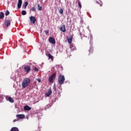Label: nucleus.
I'll use <instances>...</instances> for the list:
<instances>
[{
	"label": "nucleus",
	"instance_id": "f8f14e48",
	"mask_svg": "<svg viewBox=\"0 0 131 131\" xmlns=\"http://www.w3.org/2000/svg\"><path fill=\"white\" fill-rule=\"evenodd\" d=\"M24 109L26 111H30V110H31V107L28 105H25L24 107Z\"/></svg>",
	"mask_w": 131,
	"mask_h": 131
},
{
	"label": "nucleus",
	"instance_id": "4be33fe9",
	"mask_svg": "<svg viewBox=\"0 0 131 131\" xmlns=\"http://www.w3.org/2000/svg\"><path fill=\"white\" fill-rule=\"evenodd\" d=\"M26 14H27V13L26 12V11L23 10L21 11V15H23V16H25V15H26Z\"/></svg>",
	"mask_w": 131,
	"mask_h": 131
},
{
	"label": "nucleus",
	"instance_id": "6ab92c4d",
	"mask_svg": "<svg viewBox=\"0 0 131 131\" xmlns=\"http://www.w3.org/2000/svg\"><path fill=\"white\" fill-rule=\"evenodd\" d=\"M10 131H19V129L16 127H12Z\"/></svg>",
	"mask_w": 131,
	"mask_h": 131
},
{
	"label": "nucleus",
	"instance_id": "1a4fd4ad",
	"mask_svg": "<svg viewBox=\"0 0 131 131\" xmlns=\"http://www.w3.org/2000/svg\"><path fill=\"white\" fill-rule=\"evenodd\" d=\"M70 48L71 49V52H74V51H76V47L73 44H71L70 46Z\"/></svg>",
	"mask_w": 131,
	"mask_h": 131
},
{
	"label": "nucleus",
	"instance_id": "ddd939ff",
	"mask_svg": "<svg viewBox=\"0 0 131 131\" xmlns=\"http://www.w3.org/2000/svg\"><path fill=\"white\" fill-rule=\"evenodd\" d=\"M21 6H22V0H18V4H17L18 9H20Z\"/></svg>",
	"mask_w": 131,
	"mask_h": 131
},
{
	"label": "nucleus",
	"instance_id": "dca6fc26",
	"mask_svg": "<svg viewBox=\"0 0 131 131\" xmlns=\"http://www.w3.org/2000/svg\"><path fill=\"white\" fill-rule=\"evenodd\" d=\"M27 6H28V2H25L23 5V8L25 10V9L27 8Z\"/></svg>",
	"mask_w": 131,
	"mask_h": 131
},
{
	"label": "nucleus",
	"instance_id": "7c9ffc66",
	"mask_svg": "<svg viewBox=\"0 0 131 131\" xmlns=\"http://www.w3.org/2000/svg\"><path fill=\"white\" fill-rule=\"evenodd\" d=\"M37 81H38L39 82H40L41 80L40 79H37Z\"/></svg>",
	"mask_w": 131,
	"mask_h": 131
},
{
	"label": "nucleus",
	"instance_id": "aec40b11",
	"mask_svg": "<svg viewBox=\"0 0 131 131\" xmlns=\"http://www.w3.org/2000/svg\"><path fill=\"white\" fill-rule=\"evenodd\" d=\"M72 38H73L72 36H71L70 38H68V41L69 43H71L72 42Z\"/></svg>",
	"mask_w": 131,
	"mask_h": 131
},
{
	"label": "nucleus",
	"instance_id": "473e14b6",
	"mask_svg": "<svg viewBox=\"0 0 131 131\" xmlns=\"http://www.w3.org/2000/svg\"><path fill=\"white\" fill-rule=\"evenodd\" d=\"M97 4H98V1L96 2Z\"/></svg>",
	"mask_w": 131,
	"mask_h": 131
},
{
	"label": "nucleus",
	"instance_id": "393cba45",
	"mask_svg": "<svg viewBox=\"0 0 131 131\" xmlns=\"http://www.w3.org/2000/svg\"><path fill=\"white\" fill-rule=\"evenodd\" d=\"M78 4L79 9H81V4L80 3V2H79Z\"/></svg>",
	"mask_w": 131,
	"mask_h": 131
},
{
	"label": "nucleus",
	"instance_id": "c85d7f7f",
	"mask_svg": "<svg viewBox=\"0 0 131 131\" xmlns=\"http://www.w3.org/2000/svg\"><path fill=\"white\" fill-rule=\"evenodd\" d=\"M18 120H19L18 119H14V120H13V122H16V121H18Z\"/></svg>",
	"mask_w": 131,
	"mask_h": 131
},
{
	"label": "nucleus",
	"instance_id": "2eb2a0df",
	"mask_svg": "<svg viewBox=\"0 0 131 131\" xmlns=\"http://www.w3.org/2000/svg\"><path fill=\"white\" fill-rule=\"evenodd\" d=\"M5 18V13L3 12H0V19L3 20Z\"/></svg>",
	"mask_w": 131,
	"mask_h": 131
},
{
	"label": "nucleus",
	"instance_id": "423d86ee",
	"mask_svg": "<svg viewBox=\"0 0 131 131\" xmlns=\"http://www.w3.org/2000/svg\"><path fill=\"white\" fill-rule=\"evenodd\" d=\"M30 20L31 23H32L33 24H34V23H35V22L36 21V18H35L34 16H32L30 17Z\"/></svg>",
	"mask_w": 131,
	"mask_h": 131
},
{
	"label": "nucleus",
	"instance_id": "a211bd4d",
	"mask_svg": "<svg viewBox=\"0 0 131 131\" xmlns=\"http://www.w3.org/2000/svg\"><path fill=\"white\" fill-rule=\"evenodd\" d=\"M8 101H9V102H10V103H14V99H13V98H12V97H11V96L9 97L8 98Z\"/></svg>",
	"mask_w": 131,
	"mask_h": 131
},
{
	"label": "nucleus",
	"instance_id": "7ed1b4c3",
	"mask_svg": "<svg viewBox=\"0 0 131 131\" xmlns=\"http://www.w3.org/2000/svg\"><path fill=\"white\" fill-rule=\"evenodd\" d=\"M54 79H56V74L55 73L52 74L49 77V81H50V82H51V83L54 82Z\"/></svg>",
	"mask_w": 131,
	"mask_h": 131
},
{
	"label": "nucleus",
	"instance_id": "c756f323",
	"mask_svg": "<svg viewBox=\"0 0 131 131\" xmlns=\"http://www.w3.org/2000/svg\"><path fill=\"white\" fill-rule=\"evenodd\" d=\"M45 33H46V34H48L49 31H48V30L45 31Z\"/></svg>",
	"mask_w": 131,
	"mask_h": 131
},
{
	"label": "nucleus",
	"instance_id": "9d476101",
	"mask_svg": "<svg viewBox=\"0 0 131 131\" xmlns=\"http://www.w3.org/2000/svg\"><path fill=\"white\" fill-rule=\"evenodd\" d=\"M46 56L47 57H48L49 60H50V59H51V61L54 60V56H53L52 55H51V54L47 53Z\"/></svg>",
	"mask_w": 131,
	"mask_h": 131
},
{
	"label": "nucleus",
	"instance_id": "cd10ccee",
	"mask_svg": "<svg viewBox=\"0 0 131 131\" xmlns=\"http://www.w3.org/2000/svg\"><path fill=\"white\" fill-rule=\"evenodd\" d=\"M53 90L54 91V92H55V91H56V85H54Z\"/></svg>",
	"mask_w": 131,
	"mask_h": 131
},
{
	"label": "nucleus",
	"instance_id": "f3484780",
	"mask_svg": "<svg viewBox=\"0 0 131 131\" xmlns=\"http://www.w3.org/2000/svg\"><path fill=\"white\" fill-rule=\"evenodd\" d=\"M93 53H94V48H93V47H90L89 55H92Z\"/></svg>",
	"mask_w": 131,
	"mask_h": 131
},
{
	"label": "nucleus",
	"instance_id": "412c9836",
	"mask_svg": "<svg viewBox=\"0 0 131 131\" xmlns=\"http://www.w3.org/2000/svg\"><path fill=\"white\" fill-rule=\"evenodd\" d=\"M37 6H38V11H41V10H42V7L40 6H39V4H38L37 5Z\"/></svg>",
	"mask_w": 131,
	"mask_h": 131
},
{
	"label": "nucleus",
	"instance_id": "4468645a",
	"mask_svg": "<svg viewBox=\"0 0 131 131\" xmlns=\"http://www.w3.org/2000/svg\"><path fill=\"white\" fill-rule=\"evenodd\" d=\"M47 97H50V95H52V89H49L48 92L46 94Z\"/></svg>",
	"mask_w": 131,
	"mask_h": 131
},
{
	"label": "nucleus",
	"instance_id": "a878e982",
	"mask_svg": "<svg viewBox=\"0 0 131 131\" xmlns=\"http://www.w3.org/2000/svg\"><path fill=\"white\" fill-rule=\"evenodd\" d=\"M33 70L34 71H38V68H36V67H35L34 69H33Z\"/></svg>",
	"mask_w": 131,
	"mask_h": 131
},
{
	"label": "nucleus",
	"instance_id": "6e6552de",
	"mask_svg": "<svg viewBox=\"0 0 131 131\" xmlns=\"http://www.w3.org/2000/svg\"><path fill=\"white\" fill-rule=\"evenodd\" d=\"M5 25H6L7 27H9V26L11 25V20L8 19L5 20Z\"/></svg>",
	"mask_w": 131,
	"mask_h": 131
},
{
	"label": "nucleus",
	"instance_id": "9b49d317",
	"mask_svg": "<svg viewBox=\"0 0 131 131\" xmlns=\"http://www.w3.org/2000/svg\"><path fill=\"white\" fill-rule=\"evenodd\" d=\"M60 30L62 32H66V27H65V25L62 26L60 28Z\"/></svg>",
	"mask_w": 131,
	"mask_h": 131
},
{
	"label": "nucleus",
	"instance_id": "bb28decb",
	"mask_svg": "<svg viewBox=\"0 0 131 131\" xmlns=\"http://www.w3.org/2000/svg\"><path fill=\"white\" fill-rule=\"evenodd\" d=\"M31 10L32 11H35V7H32Z\"/></svg>",
	"mask_w": 131,
	"mask_h": 131
},
{
	"label": "nucleus",
	"instance_id": "5701e85b",
	"mask_svg": "<svg viewBox=\"0 0 131 131\" xmlns=\"http://www.w3.org/2000/svg\"><path fill=\"white\" fill-rule=\"evenodd\" d=\"M9 15H10V11H9V10H7L5 13V15L9 16Z\"/></svg>",
	"mask_w": 131,
	"mask_h": 131
},
{
	"label": "nucleus",
	"instance_id": "b1692460",
	"mask_svg": "<svg viewBox=\"0 0 131 131\" xmlns=\"http://www.w3.org/2000/svg\"><path fill=\"white\" fill-rule=\"evenodd\" d=\"M63 12H64V10H63V9H62V8H60L59 10L60 14H61L62 15V14H63Z\"/></svg>",
	"mask_w": 131,
	"mask_h": 131
},
{
	"label": "nucleus",
	"instance_id": "f257e3e1",
	"mask_svg": "<svg viewBox=\"0 0 131 131\" xmlns=\"http://www.w3.org/2000/svg\"><path fill=\"white\" fill-rule=\"evenodd\" d=\"M58 83L62 85L63 83H64V81H65V76L64 75H60L58 78Z\"/></svg>",
	"mask_w": 131,
	"mask_h": 131
},
{
	"label": "nucleus",
	"instance_id": "f03ea898",
	"mask_svg": "<svg viewBox=\"0 0 131 131\" xmlns=\"http://www.w3.org/2000/svg\"><path fill=\"white\" fill-rule=\"evenodd\" d=\"M29 83H30V79L29 78H26L22 82L23 88H24V89H25L26 86H28V84H29Z\"/></svg>",
	"mask_w": 131,
	"mask_h": 131
},
{
	"label": "nucleus",
	"instance_id": "72a5a7b5",
	"mask_svg": "<svg viewBox=\"0 0 131 131\" xmlns=\"http://www.w3.org/2000/svg\"><path fill=\"white\" fill-rule=\"evenodd\" d=\"M67 53H68V52L67 51Z\"/></svg>",
	"mask_w": 131,
	"mask_h": 131
},
{
	"label": "nucleus",
	"instance_id": "0eeeda50",
	"mask_svg": "<svg viewBox=\"0 0 131 131\" xmlns=\"http://www.w3.org/2000/svg\"><path fill=\"white\" fill-rule=\"evenodd\" d=\"M25 118V115L23 114H19L16 115V118L17 119H23V118Z\"/></svg>",
	"mask_w": 131,
	"mask_h": 131
},
{
	"label": "nucleus",
	"instance_id": "39448f33",
	"mask_svg": "<svg viewBox=\"0 0 131 131\" xmlns=\"http://www.w3.org/2000/svg\"><path fill=\"white\" fill-rule=\"evenodd\" d=\"M25 71V72H27V73H29L30 72V70H31V68H30V66H27L24 67Z\"/></svg>",
	"mask_w": 131,
	"mask_h": 131
},
{
	"label": "nucleus",
	"instance_id": "20e7f679",
	"mask_svg": "<svg viewBox=\"0 0 131 131\" xmlns=\"http://www.w3.org/2000/svg\"><path fill=\"white\" fill-rule=\"evenodd\" d=\"M49 41L50 43H52V45H55L56 43V40L53 37H50L49 38Z\"/></svg>",
	"mask_w": 131,
	"mask_h": 131
},
{
	"label": "nucleus",
	"instance_id": "2f4dec72",
	"mask_svg": "<svg viewBox=\"0 0 131 131\" xmlns=\"http://www.w3.org/2000/svg\"><path fill=\"white\" fill-rule=\"evenodd\" d=\"M40 2L42 3L43 0H39Z\"/></svg>",
	"mask_w": 131,
	"mask_h": 131
}]
</instances>
